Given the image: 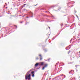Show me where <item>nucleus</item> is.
<instances>
[{
    "mask_svg": "<svg viewBox=\"0 0 80 80\" xmlns=\"http://www.w3.org/2000/svg\"><path fill=\"white\" fill-rule=\"evenodd\" d=\"M30 72H31V70L29 71L25 75V77H26V78L27 79L28 77V78H30V75L31 74H29Z\"/></svg>",
    "mask_w": 80,
    "mask_h": 80,
    "instance_id": "obj_1",
    "label": "nucleus"
},
{
    "mask_svg": "<svg viewBox=\"0 0 80 80\" xmlns=\"http://www.w3.org/2000/svg\"><path fill=\"white\" fill-rule=\"evenodd\" d=\"M29 15L30 16H31V17H33V14L32 12H30L29 13Z\"/></svg>",
    "mask_w": 80,
    "mask_h": 80,
    "instance_id": "obj_2",
    "label": "nucleus"
},
{
    "mask_svg": "<svg viewBox=\"0 0 80 80\" xmlns=\"http://www.w3.org/2000/svg\"><path fill=\"white\" fill-rule=\"evenodd\" d=\"M47 66H48V64H46L44 66V67H43L42 68V70H44V69H45V68L47 67Z\"/></svg>",
    "mask_w": 80,
    "mask_h": 80,
    "instance_id": "obj_3",
    "label": "nucleus"
},
{
    "mask_svg": "<svg viewBox=\"0 0 80 80\" xmlns=\"http://www.w3.org/2000/svg\"><path fill=\"white\" fill-rule=\"evenodd\" d=\"M55 80H62L61 79V78H55Z\"/></svg>",
    "mask_w": 80,
    "mask_h": 80,
    "instance_id": "obj_4",
    "label": "nucleus"
},
{
    "mask_svg": "<svg viewBox=\"0 0 80 80\" xmlns=\"http://www.w3.org/2000/svg\"><path fill=\"white\" fill-rule=\"evenodd\" d=\"M39 56L40 58V60H42V56L41 54L39 55Z\"/></svg>",
    "mask_w": 80,
    "mask_h": 80,
    "instance_id": "obj_5",
    "label": "nucleus"
},
{
    "mask_svg": "<svg viewBox=\"0 0 80 80\" xmlns=\"http://www.w3.org/2000/svg\"><path fill=\"white\" fill-rule=\"evenodd\" d=\"M25 79L26 80H32V79L30 78V77L28 78V77H27V79L26 78V77H25Z\"/></svg>",
    "mask_w": 80,
    "mask_h": 80,
    "instance_id": "obj_6",
    "label": "nucleus"
},
{
    "mask_svg": "<svg viewBox=\"0 0 80 80\" xmlns=\"http://www.w3.org/2000/svg\"><path fill=\"white\" fill-rule=\"evenodd\" d=\"M40 65H43V62H41L39 63Z\"/></svg>",
    "mask_w": 80,
    "mask_h": 80,
    "instance_id": "obj_7",
    "label": "nucleus"
},
{
    "mask_svg": "<svg viewBox=\"0 0 80 80\" xmlns=\"http://www.w3.org/2000/svg\"><path fill=\"white\" fill-rule=\"evenodd\" d=\"M38 65V63H37L35 65V67H37Z\"/></svg>",
    "mask_w": 80,
    "mask_h": 80,
    "instance_id": "obj_8",
    "label": "nucleus"
},
{
    "mask_svg": "<svg viewBox=\"0 0 80 80\" xmlns=\"http://www.w3.org/2000/svg\"><path fill=\"white\" fill-rule=\"evenodd\" d=\"M69 47H67L66 48V49L67 50H69V49H70V48H69L68 49H67V48H68Z\"/></svg>",
    "mask_w": 80,
    "mask_h": 80,
    "instance_id": "obj_9",
    "label": "nucleus"
},
{
    "mask_svg": "<svg viewBox=\"0 0 80 80\" xmlns=\"http://www.w3.org/2000/svg\"><path fill=\"white\" fill-rule=\"evenodd\" d=\"M66 78V76L65 75H64V78H63V79H64V78Z\"/></svg>",
    "mask_w": 80,
    "mask_h": 80,
    "instance_id": "obj_10",
    "label": "nucleus"
},
{
    "mask_svg": "<svg viewBox=\"0 0 80 80\" xmlns=\"http://www.w3.org/2000/svg\"><path fill=\"white\" fill-rule=\"evenodd\" d=\"M78 43H79V42H80V39H79L78 40Z\"/></svg>",
    "mask_w": 80,
    "mask_h": 80,
    "instance_id": "obj_11",
    "label": "nucleus"
},
{
    "mask_svg": "<svg viewBox=\"0 0 80 80\" xmlns=\"http://www.w3.org/2000/svg\"><path fill=\"white\" fill-rule=\"evenodd\" d=\"M33 73H34V71H32V72H31V74H34Z\"/></svg>",
    "mask_w": 80,
    "mask_h": 80,
    "instance_id": "obj_12",
    "label": "nucleus"
},
{
    "mask_svg": "<svg viewBox=\"0 0 80 80\" xmlns=\"http://www.w3.org/2000/svg\"><path fill=\"white\" fill-rule=\"evenodd\" d=\"M69 74H70V73H72V71L69 72Z\"/></svg>",
    "mask_w": 80,
    "mask_h": 80,
    "instance_id": "obj_13",
    "label": "nucleus"
},
{
    "mask_svg": "<svg viewBox=\"0 0 80 80\" xmlns=\"http://www.w3.org/2000/svg\"><path fill=\"white\" fill-rule=\"evenodd\" d=\"M63 74H61L60 75V77H62V76H63Z\"/></svg>",
    "mask_w": 80,
    "mask_h": 80,
    "instance_id": "obj_14",
    "label": "nucleus"
},
{
    "mask_svg": "<svg viewBox=\"0 0 80 80\" xmlns=\"http://www.w3.org/2000/svg\"><path fill=\"white\" fill-rule=\"evenodd\" d=\"M36 60H38V57H36Z\"/></svg>",
    "mask_w": 80,
    "mask_h": 80,
    "instance_id": "obj_15",
    "label": "nucleus"
},
{
    "mask_svg": "<svg viewBox=\"0 0 80 80\" xmlns=\"http://www.w3.org/2000/svg\"><path fill=\"white\" fill-rule=\"evenodd\" d=\"M45 52H47V50L45 49Z\"/></svg>",
    "mask_w": 80,
    "mask_h": 80,
    "instance_id": "obj_16",
    "label": "nucleus"
},
{
    "mask_svg": "<svg viewBox=\"0 0 80 80\" xmlns=\"http://www.w3.org/2000/svg\"><path fill=\"white\" fill-rule=\"evenodd\" d=\"M70 51H69V52L68 53V54H69V53H70Z\"/></svg>",
    "mask_w": 80,
    "mask_h": 80,
    "instance_id": "obj_17",
    "label": "nucleus"
},
{
    "mask_svg": "<svg viewBox=\"0 0 80 80\" xmlns=\"http://www.w3.org/2000/svg\"><path fill=\"white\" fill-rule=\"evenodd\" d=\"M32 77H34V74H32Z\"/></svg>",
    "mask_w": 80,
    "mask_h": 80,
    "instance_id": "obj_18",
    "label": "nucleus"
},
{
    "mask_svg": "<svg viewBox=\"0 0 80 80\" xmlns=\"http://www.w3.org/2000/svg\"><path fill=\"white\" fill-rule=\"evenodd\" d=\"M48 62H50V59H49L48 60Z\"/></svg>",
    "mask_w": 80,
    "mask_h": 80,
    "instance_id": "obj_19",
    "label": "nucleus"
},
{
    "mask_svg": "<svg viewBox=\"0 0 80 80\" xmlns=\"http://www.w3.org/2000/svg\"><path fill=\"white\" fill-rule=\"evenodd\" d=\"M72 40H71L70 41V43H71V42H72Z\"/></svg>",
    "mask_w": 80,
    "mask_h": 80,
    "instance_id": "obj_20",
    "label": "nucleus"
},
{
    "mask_svg": "<svg viewBox=\"0 0 80 80\" xmlns=\"http://www.w3.org/2000/svg\"><path fill=\"white\" fill-rule=\"evenodd\" d=\"M76 16L77 17V18H78V16L77 15Z\"/></svg>",
    "mask_w": 80,
    "mask_h": 80,
    "instance_id": "obj_21",
    "label": "nucleus"
},
{
    "mask_svg": "<svg viewBox=\"0 0 80 80\" xmlns=\"http://www.w3.org/2000/svg\"><path fill=\"white\" fill-rule=\"evenodd\" d=\"M34 5V6H37V4H36V5Z\"/></svg>",
    "mask_w": 80,
    "mask_h": 80,
    "instance_id": "obj_22",
    "label": "nucleus"
},
{
    "mask_svg": "<svg viewBox=\"0 0 80 80\" xmlns=\"http://www.w3.org/2000/svg\"><path fill=\"white\" fill-rule=\"evenodd\" d=\"M27 23H28V22H26V25H27Z\"/></svg>",
    "mask_w": 80,
    "mask_h": 80,
    "instance_id": "obj_23",
    "label": "nucleus"
},
{
    "mask_svg": "<svg viewBox=\"0 0 80 80\" xmlns=\"http://www.w3.org/2000/svg\"><path fill=\"white\" fill-rule=\"evenodd\" d=\"M61 26H63V24H61Z\"/></svg>",
    "mask_w": 80,
    "mask_h": 80,
    "instance_id": "obj_24",
    "label": "nucleus"
},
{
    "mask_svg": "<svg viewBox=\"0 0 80 80\" xmlns=\"http://www.w3.org/2000/svg\"><path fill=\"white\" fill-rule=\"evenodd\" d=\"M24 6H25V5H26V4H24Z\"/></svg>",
    "mask_w": 80,
    "mask_h": 80,
    "instance_id": "obj_25",
    "label": "nucleus"
},
{
    "mask_svg": "<svg viewBox=\"0 0 80 80\" xmlns=\"http://www.w3.org/2000/svg\"><path fill=\"white\" fill-rule=\"evenodd\" d=\"M15 26V27H16V28H17V26Z\"/></svg>",
    "mask_w": 80,
    "mask_h": 80,
    "instance_id": "obj_26",
    "label": "nucleus"
},
{
    "mask_svg": "<svg viewBox=\"0 0 80 80\" xmlns=\"http://www.w3.org/2000/svg\"><path fill=\"white\" fill-rule=\"evenodd\" d=\"M77 66H78V65H77L76 66V67H77Z\"/></svg>",
    "mask_w": 80,
    "mask_h": 80,
    "instance_id": "obj_27",
    "label": "nucleus"
},
{
    "mask_svg": "<svg viewBox=\"0 0 80 80\" xmlns=\"http://www.w3.org/2000/svg\"><path fill=\"white\" fill-rule=\"evenodd\" d=\"M71 40H73V38H72V39H71Z\"/></svg>",
    "mask_w": 80,
    "mask_h": 80,
    "instance_id": "obj_28",
    "label": "nucleus"
},
{
    "mask_svg": "<svg viewBox=\"0 0 80 80\" xmlns=\"http://www.w3.org/2000/svg\"><path fill=\"white\" fill-rule=\"evenodd\" d=\"M65 65V64H63V65Z\"/></svg>",
    "mask_w": 80,
    "mask_h": 80,
    "instance_id": "obj_29",
    "label": "nucleus"
},
{
    "mask_svg": "<svg viewBox=\"0 0 80 80\" xmlns=\"http://www.w3.org/2000/svg\"><path fill=\"white\" fill-rule=\"evenodd\" d=\"M58 64V63H57L56 64V65H57Z\"/></svg>",
    "mask_w": 80,
    "mask_h": 80,
    "instance_id": "obj_30",
    "label": "nucleus"
},
{
    "mask_svg": "<svg viewBox=\"0 0 80 80\" xmlns=\"http://www.w3.org/2000/svg\"><path fill=\"white\" fill-rule=\"evenodd\" d=\"M9 13H8V14H9Z\"/></svg>",
    "mask_w": 80,
    "mask_h": 80,
    "instance_id": "obj_31",
    "label": "nucleus"
},
{
    "mask_svg": "<svg viewBox=\"0 0 80 80\" xmlns=\"http://www.w3.org/2000/svg\"><path fill=\"white\" fill-rule=\"evenodd\" d=\"M79 53H80V51L79 52Z\"/></svg>",
    "mask_w": 80,
    "mask_h": 80,
    "instance_id": "obj_32",
    "label": "nucleus"
},
{
    "mask_svg": "<svg viewBox=\"0 0 80 80\" xmlns=\"http://www.w3.org/2000/svg\"><path fill=\"white\" fill-rule=\"evenodd\" d=\"M75 13H76L77 12L75 11Z\"/></svg>",
    "mask_w": 80,
    "mask_h": 80,
    "instance_id": "obj_33",
    "label": "nucleus"
},
{
    "mask_svg": "<svg viewBox=\"0 0 80 80\" xmlns=\"http://www.w3.org/2000/svg\"><path fill=\"white\" fill-rule=\"evenodd\" d=\"M27 18H28V17H27Z\"/></svg>",
    "mask_w": 80,
    "mask_h": 80,
    "instance_id": "obj_34",
    "label": "nucleus"
},
{
    "mask_svg": "<svg viewBox=\"0 0 80 80\" xmlns=\"http://www.w3.org/2000/svg\"><path fill=\"white\" fill-rule=\"evenodd\" d=\"M59 63V62H58V63Z\"/></svg>",
    "mask_w": 80,
    "mask_h": 80,
    "instance_id": "obj_35",
    "label": "nucleus"
},
{
    "mask_svg": "<svg viewBox=\"0 0 80 80\" xmlns=\"http://www.w3.org/2000/svg\"><path fill=\"white\" fill-rule=\"evenodd\" d=\"M5 4H7V3H5Z\"/></svg>",
    "mask_w": 80,
    "mask_h": 80,
    "instance_id": "obj_36",
    "label": "nucleus"
},
{
    "mask_svg": "<svg viewBox=\"0 0 80 80\" xmlns=\"http://www.w3.org/2000/svg\"><path fill=\"white\" fill-rule=\"evenodd\" d=\"M2 17V16H0V17Z\"/></svg>",
    "mask_w": 80,
    "mask_h": 80,
    "instance_id": "obj_37",
    "label": "nucleus"
},
{
    "mask_svg": "<svg viewBox=\"0 0 80 80\" xmlns=\"http://www.w3.org/2000/svg\"><path fill=\"white\" fill-rule=\"evenodd\" d=\"M50 27H49V29H50Z\"/></svg>",
    "mask_w": 80,
    "mask_h": 80,
    "instance_id": "obj_38",
    "label": "nucleus"
},
{
    "mask_svg": "<svg viewBox=\"0 0 80 80\" xmlns=\"http://www.w3.org/2000/svg\"><path fill=\"white\" fill-rule=\"evenodd\" d=\"M46 80H48V79H46Z\"/></svg>",
    "mask_w": 80,
    "mask_h": 80,
    "instance_id": "obj_39",
    "label": "nucleus"
},
{
    "mask_svg": "<svg viewBox=\"0 0 80 80\" xmlns=\"http://www.w3.org/2000/svg\"><path fill=\"white\" fill-rule=\"evenodd\" d=\"M73 2L74 3V2Z\"/></svg>",
    "mask_w": 80,
    "mask_h": 80,
    "instance_id": "obj_40",
    "label": "nucleus"
},
{
    "mask_svg": "<svg viewBox=\"0 0 80 80\" xmlns=\"http://www.w3.org/2000/svg\"><path fill=\"white\" fill-rule=\"evenodd\" d=\"M21 23H22V22H21Z\"/></svg>",
    "mask_w": 80,
    "mask_h": 80,
    "instance_id": "obj_41",
    "label": "nucleus"
},
{
    "mask_svg": "<svg viewBox=\"0 0 80 80\" xmlns=\"http://www.w3.org/2000/svg\"><path fill=\"white\" fill-rule=\"evenodd\" d=\"M52 17H53V16H52Z\"/></svg>",
    "mask_w": 80,
    "mask_h": 80,
    "instance_id": "obj_42",
    "label": "nucleus"
},
{
    "mask_svg": "<svg viewBox=\"0 0 80 80\" xmlns=\"http://www.w3.org/2000/svg\"><path fill=\"white\" fill-rule=\"evenodd\" d=\"M50 77V78H51V77Z\"/></svg>",
    "mask_w": 80,
    "mask_h": 80,
    "instance_id": "obj_43",
    "label": "nucleus"
}]
</instances>
